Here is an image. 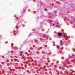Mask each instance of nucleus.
<instances>
[{"label":"nucleus","instance_id":"nucleus-1","mask_svg":"<svg viewBox=\"0 0 75 75\" xmlns=\"http://www.w3.org/2000/svg\"><path fill=\"white\" fill-rule=\"evenodd\" d=\"M58 35L59 36H61V35H62V33H58Z\"/></svg>","mask_w":75,"mask_h":75},{"label":"nucleus","instance_id":"nucleus-2","mask_svg":"<svg viewBox=\"0 0 75 75\" xmlns=\"http://www.w3.org/2000/svg\"><path fill=\"white\" fill-rule=\"evenodd\" d=\"M60 45H62V43H60Z\"/></svg>","mask_w":75,"mask_h":75},{"label":"nucleus","instance_id":"nucleus-3","mask_svg":"<svg viewBox=\"0 0 75 75\" xmlns=\"http://www.w3.org/2000/svg\"><path fill=\"white\" fill-rule=\"evenodd\" d=\"M45 10H46V9H45Z\"/></svg>","mask_w":75,"mask_h":75}]
</instances>
